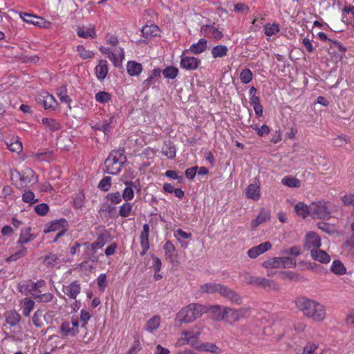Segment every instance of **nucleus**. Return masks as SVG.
<instances>
[{
	"instance_id": "10",
	"label": "nucleus",
	"mask_w": 354,
	"mask_h": 354,
	"mask_svg": "<svg viewBox=\"0 0 354 354\" xmlns=\"http://www.w3.org/2000/svg\"><path fill=\"white\" fill-rule=\"evenodd\" d=\"M37 99L39 101L42 102L43 106L46 109L55 110L58 105V103L53 95L45 91L40 93Z\"/></svg>"
},
{
	"instance_id": "45",
	"label": "nucleus",
	"mask_w": 354,
	"mask_h": 354,
	"mask_svg": "<svg viewBox=\"0 0 354 354\" xmlns=\"http://www.w3.org/2000/svg\"><path fill=\"white\" fill-rule=\"evenodd\" d=\"M133 204L126 201L119 208V215L126 218L131 215Z\"/></svg>"
},
{
	"instance_id": "9",
	"label": "nucleus",
	"mask_w": 354,
	"mask_h": 354,
	"mask_svg": "<svg viewBox=\"0 0 354 354\" xmlns=\"http://www.w3.org/2000/svg\"><path fill=\"white\" fill-rule=\"evenodd\" d=\"M245 197L253 201H258L261 198L260 182L255 179L245 189Z\"/></svg>"
},
{
	"instance_id": "42",
	"label": "nucleus",
	"mask_w": 354,
	"mask_h": 354,
	"mask_svg": "<svg viewBox=\"0 0 354 354\" xmlns=\"http://www.w3.org/2000/svg\"><path fill=\"white\" fill-rule=\"evenodd\" d=\"M160 323V317L159 316H154L146 324V330L150 333H153L157 328H158Z\"/></svg>"
},
{
	"instance_id": "61",
	"label": "nucleus",
	"mask_w": 354,
	"mask_h": 354,
	"mask_svg": "<svg viewBox=\"0 0 354 354\" xmlns=\"http://www.w3.org/2000/svg\"><path fill=\"white\" fill-rule=\"evenodd\" d=\"M84 194L82 192H79L75 195L73 199V203L75 207L79 209L81 208L84 205Z\"/></svg>"
},
{
	"instance_id": "43",
	"label": "nucleus",
	"mask_w": 354,
	"mask_h": 354,
	"mask_svg": "<svg viewBox=\"0 0 354 354\" xmlns=\"http://www.w3.org/2000/svg\"><path fill=\"white\" fill-rule=\"evenodd\" d=\"M280 30L279 25L277 23L266 24L264 26V33L266 36L276 35Z\"/></svg>"
},
{
	"instance_id": "30",
	"label": "nucleus",
	"mask_w": 354,
	"mask_h": 354,
	"mask_svg": "<svg viewBox=\"0 0 354 354\" xmlns=\"http://www.w3.org/2000/svg\"><path fill=\"white\" fill-rule=\"evenodd\" d=\"M77 34L79 37L82 38H94L95 37V28L93 26H82L78 27L77 29Z\"/></svg>"
},
{
	"instance_id": "40",
	"label": "nucleus",
	"mask_w": 354,
	"mask_h": 354,
	"mask_svg": "<svg viewBox=\"0 0 354 354\" xmlns=\"http://www.w3.org/2000/svg\"><path fill=\"white\" fill-rule=\"evenodd\" d=\"M255 286L263 288H269V289H275L276 285L274 281L266 279L264 277H257V283Z\"/></svg>"
},
{
	"instance_id": "15",
	"label": "nucleus",
	"mask_w": 354,
	"mask_h": 354,
	"mask_svg": "<svg viewBox=\"0 0 354 354\" xmlns=\"http://www.w3.org/2000/svg\"><path fill=\"white\" fill-rule=\"evenodd\" d=\"M272 247L271 243L269 241H266L259 244L257 246L250 248L248 251V256L252 259H255L260 254L269 250Z\"/></svg>"
},
{
	"instance_id": "56",
	"label": "nucleus",
	"mask_w": 354,
	"mask_h": 354,
	"mask_svg": "<svg viewBox=\"0 0 354 354\" xmlns=\"http://www.w3.org/2000/svg\"><path fill=\"white\" fill-rule=\"evenodd\" d=\"M43 317V312L41 310H37L32 316V323L37 327L41 328L43 326L41 317Z\"/></svg>"
},
{
	"instance_id": "36",
	"label": "nucleus",
	"mask_w": 354,
	"mask_h": 354,
	"mask_svg": "<svg viewBox=\"0 0 354 354\" xmlns=\"http://www.w3.org/2000/svg\"><path fill=\"white\" fill-rule=\"evenodd\" d=\"M228 48L225 45H217L212 48L211 54L214 59L222 58L227 55Z\"/></svg>"
},
{
	"instance_id": "41",
	"label": "nucleus",
	"mask_w": 354,
	"mask_h": 354,
	"mask_svg": "<svg viewBox=\"0 0 354 354\" xmlns=\"http://www.w3.org/2000/svg\"><path fill=\"white\" fill-rule=\"evenodd\" d=\"M281 183L288 187L297 188L301 186V182L299 179L287 176L281 179Z\"/></svg>"
},
{
	"instance_id": "37",
	"label": "nucleus",
	"mask_w": 354,
	"mask_h": 354,
	"mask_svg": "<svg viewBox=\"0 0 354 354\" xmlns=\"http://www.w3.org/2000/svg\"><path fill=\"white\" fill-rule=\"evenodd\" d=\"M17 250L12 254L8 259L7 261H15L24 257H25L28 253V249L24 245H21V246H17Z\"/></svg>"
},
{
	"instance_id": "2",
	"label": "nucleus",
	"mask_w": 354,
	"mask_h": 354,
	"mask_svg": "<svg viewBox=\"0 0 354 354\" xmlns=\"http://www.w3.org/2000/svg\"><path fill=\"white\" fill-rule=\"evenodd\" d=\"M207 312L208 306L198 304H190L178 312L176 315V320L179 321L180 323H191Z\"/></svg>"
},
{
	"instance_id": "32",
	"label": "nucleus",
	"mask_w": 354,
	"mask_h": 354,
	"mask_svg": "<svg viewBox=\"0 0 354 354\" xmlns=\"http://www.w3.org/2000/svg\"><path fill=\"white\" fill-rule=\"evenodd\" d=\"M127 71L129 75L137 76L142 72V66L135 61H129L127 64Z\"/></svg>"
},
{
	"instance_id": "39",
	"label": "nucleus",
	"mask_w": 354,
	"mask_h": 354,
	"mask_svg": "<svg viewBox=\"0 0 354 354\" xmlns=\"http://www.w3.org/2000/svg\"><path fill=\"white\" fill-rule=\"evenodd\" d=\"M57 95L62 102L68 104V108L70 109H71L70 104L72 102V100L67 94V88L66 86H62L57 89Z\"/></svg>"
},
{
	"instance_id": "47",
	"label": "nucleus",
	"mask_w": 354,
	"mask_h": 354,
	"mask_svg": "<svg viewBox=\"0 0 354 354\" xmlns=\"http://www.w3.org/2000/svg\"><path fill=\"white\" fill-rule=\"evenodd\" d=\"M60 332L64 336L75 335L78 333L77 329L71 328L68 322H63L60 326Z\"/></svg>"
},
{
	"instance_id": "58",
	"label": "nucleus",
	"mask_w": 354,
	"mask_h": 354,
	"mask_svg": "<svg viewBox=\"0 0 354 354\" xmlns=\"http://www.w3.org/2000/svg\"><path fill=\"white\" fill-rule=\"evenodd\" d=\"M46 286V282L44 280H39L37 282L32 283L30 284V288L28 289V292L32 295V292H36L35 291H39V289L43 288Z\"/></svg>"
},
{
	"instance_id": "34",
	"label": "nucleus",
	"mask_w": 354,
	"mask_h": 354,
	"mask_svg": "<svg viewBox=\"0 0 354 354\" xmlns=\"http://www.w3.org/2000/svg\"><path fill=\"white\" fill-rule=\"evenodd\" d=\"M41 124L48 131H55L60 129V124L53 118H44L41 119Z\"/></svg>"
},
{
	"instance_id": "7",
	"label": "nucleus",
	"mask_w": 354,
	"mask_h": 354,
	"mask_svg": "<svg viewBox=\"0 0 354 354\" xmlns=\"http://www.w3.org/2000/svg\"><path fill=\"white\" fill-rule=\"evenodd\" d=\"M66 224L67 221L65 219L57 220L48 225L44 231L45 233L57 232L53 239V242H56L59 238L65 234L66 231Z\"/></svg>"
},
{
	"instance_id": "27",
	"label": "nucleus",
	"mask_w": 354,
	"mask_h": 354,
	"mask_svg": "<svg viewBox=\"0 0 354 354\" xmlns=\"http://www.w3.org/2000/svg\"><path fill=\"white\" fill-rule=\"evenodd\" d=\"M31 228L26 227L23 229L21 231L19 234V238L17 240V245L21 246V245H24V244L28 243L30 241L33 240L35 238V236L30 233Z\"/></svg>"
},
{
	"instance_id": "57",
	"label": "nucleus",
	"mask_w": 354,
	"mask_h": 354,
	"mask_svg": "<svg viewBox=\"0 0 354 354\" xmlns=\"http://www.w3.org/2000/svg\"><path fill=\"white\" fill-rule=\"evenodd\" d=\"M122 198V196L120 194L119 192L110 193L107 195V199L112 204L117 205L121 203Z\"/></svg>"
},
{
	"instance_id": "6",
	"label": "nucleus",
	"mask_w": 354,
	"mask_h": 354,
	"mask_svg": "<svg viewBox=\"0 0 354 354\" xmlns=\"http://www.w3.org/2000/svg\"><path fill=\"white\" fill-rule=\"evenodd\" d=\"M249 311V308L236 309L226 306V308L224 309L225 317L223 321L229 324H233L240 321L241 319L245 318Z\"/></svg>"
},
{
	"instance_id": "12",
	"label": "nucleus",
	"mask_w": 354,
	"mask_h": 354,
	"mask_svg": "<svg viewBox=\"0 0 354 354\" xmlns=\"http://www.w3.org/2000/svg\"><path fill=\"white\" fill-rule=\"evenodd\" d=\"M220 295L236 305H240L242 303L241 297L235 291L225 286H223Z\"/></svg>"
},
{
	"instance_id": "25",
	"label": "nucleus",
	"mask_w": 354,
	"mask_h": 354,
	"mask_svg": "<svg viewBox=\"0 0 354 354\" xmlns=\"http://www.w3.org/2000/svg\"><path fill=\"white\" fill-rule=\"evenodd\" d=\"M196 349L198 351L209 352L213 354H218L221 352V348H219L215 344L210 342L198 344V345L196 346Z\"/></svg>"
},
{
	"instance_id": "22",
	"label": "nucleus",
	"mask_w": 354,
	"mask_h": 354,
	"mask_svg": "<svg viewBox=\"0 0 354 354\" xmlns=\"http://www.w3.org/2000/svg\"><path fill=\"white\" fill-rule=\"evenodd\" d=\"M124 58V52L123 48L115 47L112 49V54L110 55V60L115 66H119Z\"/></svg>"
},
{
	"instance_id": "53",
	"label": "nucleus",
	"mask_w": 354,
	"mask_h": 354,
	"mask_svg": "<svg viewBox=\"0 0 354 354\" xmlns=\"http://www.w3.org/2000/svg\"><path fill=\"white\" fill-rule=\"evenodd\" d=\"M241 82L243 84H248L252 80V73L250 69L245 68L240 74Z\"/></svg>"
},
{
	"instance_id": "31",
	"label": "nucleus",
	"mask_w": 354,
	"mask_h": 354,
	"mask_svg": "<svg viewBox=\"0 0 354 354\" xmlns=\"http://www.w3.org/2000/svg\"><path fill=\"white\" fill-rule=\"evenodd\" d=\"M108 66L107 62L105 60H100L99 64L95 67L96 77L99 80H103L105 79L108 73Z\"/></svg>"
},
{
	"instance_id": "63",
	"label": "nucleus",
	"mask_w": 354,
	"mask_h": 354,
	"mask_svg": "<svg viewBox=\"0 0 354 354\" xmlns=\"http://www.w3.org/2000/svg\"><path fill=\"white\" fill-rule=\"evenodd\" d=\"M296 266V261L290 257H281V268H292Z\"/></svg>"
},
{
	"instance_id": "17",
	"label": "nucleus",
	"mask_w": 354,
	"mask_h": 354,
	"mask_svg": "<svg viewBox=\"0 0 354 354\" xmlns=\"http://www.w3.org/2000/svg\"><path fill=\"white\" fill-rule=\"evenodd\" d=\"M201 32L205 37L219 39L223 37V35L217 28L210 25H205L201 27Z\"/></svg>"
},
{
	"instance_id": "4",
	"label": "nucleus",
	"mask_w": 354,
	"mask_h": 354,
	"mask_svg": "<svg viewBox=\"0 0 354 354\" xmlns=\"http://www.w3.org/2000/svg\"><path fill=\"white\" fill-rule=\"evenodd\" d=\"M203 328L202 326L196 325L190 330L183 331L177 342V344L178 346L189 344L196 349V346L199 344L198 339L202 333Z\"/></svg>"
},
{
	"instance_id": "20",
	"label": "nucleus",
	"mask_w": 354,
	"mask_h": 354,
	"mask_svg": "<svg viewBox=\"0 0 354 354\" xmlns=\"http://www.w3.org/2000/svg\"><path fill=\"white\" fill-rule=\"evenodd\" d=\"M207 48V41L205 39H200L196 43L192 44L188 50H184V53L190 51L194 54H200L203 53Z\"/></svg>"
},
{
	"instance_id": "51",
	"label": "nucleus",
	"mask_w": 354,
	"mask_h": 354,
	"mask_svg": "<svg viewBox=\"0 0 354 354\" xmlns=\"http://www.w3.org/2000/svg\"><path fill=\"white\" fill-rule=\"evenodd\" d=\"M330 270L337 274H343L346 272V268L343 263L338 260H335L333 262Z\"/></svg>"
},
{
	"instance_id": "5",
	"label": "nucleus",
	"mask_w": 354,
	"mask_h": 354,
	"mask_svg": "<svg viewBox=\"0 0 354 354\" xmlns=\"http://www.w3.org/2000/svg\"><path fill=\"white\" fill-rule=\"evenodd\" d=\"M310 214L313 218L327 220L330 218L329 207L324 201L312 203L310 205Z\"/></svg>"
},
{
	"instance_id": "24",
	"label": "nucleus",
	"mask_w": 354,
	"mask_h": 354,
	"mask_svg": "<svg viewBox=\"0 0 354 354\" xmlns=\"http://www.w3.org/2000/svg\"><path fill=\"white\" fill-rule=\"evenodd\" d=\"M270 212L268 210H265L264 209H261L259 215L256 218L253 219L251 223V226L252 229L256 228L260 224L265 223L266 221L270 220Z\"/></svg>"
},
{
	"instance_id": "19",
	"label": "nucleus",
	"mask_w": 354,
	"mask_h": 354,
	"mask_svg": "<svg viewBox=\"0 0 354 354\" xmlns=\"http://www.w3.org/2000/svg\"><path fill=\"white\" fill-rule=\"evenodd\" d=\"M26 176H24V174H21L18 171H15L11 173V178L12 180L19 179L20 185L26 186L28 183L31 182V177H34V171L32 170H28L27 172Z\"/></svg>"
},
{
	"instance_id": "46",
	"label": "nucleus",
	"mask_w": 354,
	"mask_h": 354,
	"mask_svg": "<svg viewBox=\"0 0 354 354\" xmlns=\"http://www.w3.org/2000/svg\"><path fill=\"white\" fill-rule=\"evenodd\" d=\"M263 266L266 268H281V257L271 258L263 263Z\"/></svg>"
},
{
	"instance_id": "14",
	"label": "nucleus",
	"mask_w": 354,
	"mask_h": 354,
	"mask_svg": "<svg viewBox=\"0 0 354 354\" xmlns=\"http://www.w3.org/2000/svg\"><path fill=\"white\" fill-rule=\"evenodd\" d=\"M149 226L148 224L146 223L143 225V230L140 236V245L142 248L140 254L142 256H144L147 253V250L149 249Z\"/></svg>"
},
{
	"instance_id": "13",
	"label": "nucleus",
	"mask_w": 354,
	"mask_h": 354,
	"mask_svg": "<svg viewBox=\"0 0 354 354\" xmlns=\"http://www.w3.org/2000/svg\"><path fill=\"white\" fill-rule=\"evenodd\" d=\"M307 250L310 252L314 249H318L321 246V239L315 232H309L306 234V242L304 245Z\"/></svg>"
},
{
	"instance_id": "54",
	"label": "nucleus",
	"mask_w": 354,
	"mask_h": 354,
	"mask_svg": "<svg viewBox=\"0 0 354 354\" xmlns=\"http://www.w3.org/2000/svg\"><path fill=\"white\" fill-rule=\"evenodd\" d=\"M7 146L10 151L17 153H19L23 149L22 143L18 139H15L10 143L8 142Z\"/></svg>"
},
{
	"instance_id": "50",
	"label": "nucleus",
	"mask_w": 354,
	"mask_h": 354,
	"mask_svg": "<svg viewBox=\"0 0 354 354\" xmlns=\"http://www.w3.org/2000/svg\"><path fill=\"white\" fill-rule=\"evenodd\" d=\"M163 76L168 79H174L178 74V70L174 66H167L162 71Z\"/></svg>"
},
{
	"instance_id": "26",
	"label": "nucleus",
	"mask_w": 354,
	"mask_h": 354,
	"mask_svg": "<svg viewBox=\"0 0 354 354\" xmlns=\"http://www.w3.org/2000/svg\"><path fill=\"white\" fill-rule=\"evenodd\" d=\"M141 32L143 37L149 38L158 36L160 35V30L158 26L155 24H150L142 27Z\"/></svg>"
},
{
	"instance_id": "52",
	"label": "nucleus",
	"mask_w": 354,
	"mask_h": 354,
	"mask_svg": "<svg viewBox=\"0 0 354 354\" xmlns=\"http://www.w3.org/2000/svg\"><path fill=\"white\" fill-rule=\"evenodd\" d=\"M20 17L26 22L34 24V25H38L39 24V18L33 15L32 14H29L27 12H21L20 14Z\"/></svg>"
},
{
	"instance_id": "33",
	"label": "nucleus",
	"mask_w": 354,
	"mask_h": 354,
	"mask_svg": "<svg viewBox=\"0 0 354 354\" xmlns=\"http://www.w3.org/2000/svg\"><path fill=\"white\" fill-rule=\"evenodd\" d=\"M223 285L215 283H208L201 286V291L203 293L212 294L218 292L220 294Z\"/></svg>"
},
{
	"instance_id": "38",
	"label": "nucleus",
	"mask_w": 354,
	"mask_h": 354,
	"mask_svg": "<svg viewBox=\"0 0 354 354\" xmlns=\"http://www.w3.org/2000/svg\"><path fill=\"white\" fill-rule=\"evenodd\" d=\"M295 211L297 214L303 218L310 216V205L308 206L302 202H299L295 205Z\"/></svg>"
},
{
	"instance_id": "64",
	"label": "nucleus",
	"mask_w": 354,
	"mask_h": 354,
	"mask_svg": "<svg viewBox=\"0 0 354 354\" xmlns=\"http://www.w3.org/2000/svg\"><path fill=\"white\" fill-rule=\"evenodd\" d=\"M23 201L26 203H33L37 201L35 198V194L31 191H27L23 194Z\"/></svg>"
},
{
	"instance_id": "49",
	"label": "nucleus",
	"mask_w": 354,
	"mask_h": 354,
	"mask_svg": "<svg viewBox=\"0 0 354 354\" xmlns=\"http://www.w3.org/2000/svg\"><path fill=\"white\" fill-rule=\"evenodd\" d=\"M77 51L80 57L84 59L92 58L95 55L93 51L86 49L82 45L77 47Z\"/></svg>"
},
{
	"instance_id": "8",
	"label": "nucleus",
	"mask_w": 354,
	"mask_h": 354,
	"mask_svg": "<svg viewBox=\"0 0 354 354\" xmlns=\"http://www.w3.org/2000/svg\"><path fill=\"white\" fill-rule=\"evenodd\" d=\"M186 53H183L180 59V67L185 70L194 71L198 68L201 64V60L195 57L185 55Z\"/></svg>"
},
{
	"instance_id": "62",
	"label": "nucleus",
	"mask_w": 354,
	"mask_h": 354,
	"mask_svg": "<svg viewBox=\"0 0 354 354\" xmlns=\"http://www.w3.org/2000/svg\"><path fill=\"white\" fill-rule=\"evenodd\" d=\"M97 283L100 288V290L104 291L108 284L106 274L104 273L100 274L97 279Z\"/></svg>"
},
{
	"instance_id": "18",
	"label": "nucleus",
	"mask_w": 354,
	"mask_h": 354,
	"mask_svg": "<svg viewBox=\"0 0 354 354\" xmlns=\"http://www.w3.org/2000/svg\"><path fill=\"white\" fill-rule=\"evenodd\" d=\"M109 239V236L106 234H102L97 236V240L92 243H85L84 245H86L87 249L91 250L93 253L96 252L97 248H102L107 242Z\"/></svg>"
},
{
	"instance_id": "11",
	"label": "nucleus",
	"mask_w": 354,
	"mask_h": 354,
	"mask_svg": "<svg viewBox=\"0 0 354 354\" xmlns=\"http://www.w3.org/2000/svg\"><path fill=\"white\" fill-rule=\"evenodd\" d=\"M124 185H126V187L122 192V198L125 201H129L134 197V189L139 192L140 187H138L136 181L127 180L124 182Z\"/></svg>"
},
{
	"instance_id": "28",
	"label": "nucleus",
	"mask_w": 354,
	"mask_h": 354,
	"mask_svg": "<svg viewBox=\"0 0 354 354\" xmlns=\"http://www.w3.org/2000/svg\"><path fill=\"white\" fill-rule=\"evenodd\" d=\"M226 306L221 305H215L208 307L209 311L213 315V319L216 321H223L225 317L224 309Z\"/></svg>"
},
{
	"instance_id": "3",
	"label": "nucleus",
	"mask_w": 354,
	"mask_h": 354,
	"mask_svg": "<svg viewBox=\"0 0 354 354\" xmlns=\"http://www.w3.org/2000/svg\"><path fill=\"white\" fill-rule=\"evenodd\" d=\"M126 160V156L123 154L122 151H113L105 160L106 169L104 171L111 175L118 174Z\"/></svg>"
},
{
	"instance_id": "23",
	"label": "nucleus",
	"mask_w": 354,
	"mask_h": 354,
	"mask_svg": "<svg viewBox=\"0 0 354 354\" xmlns=\"http://www.w3.org/2000/svg\"><path fill=\"white\" fill-rule=\"evenodd\" d=\"M161 70L159 68L153 69L149 77L142 82L143 87L148 89L150 86L156 82L160 77Z\"/></svg>"
},
{
	"instance_id": "21",
	"label": "nucleus",
	"mask_w": 354,
	"mask_h": 354,
	"mask_svg": "<svg viewBox=\"0 0 354 354\" xmlns=\"http://www.w3.org/2000/svg\"><path fill=\"white\" fill-rule=\"evenodd\" d=\"M35 301L30 298H24L19 301V306L25 317H29L35 307Z\"/></svg>"
},
{
	"instance_id": "59",
	"label": "nucleus",
	"mask_w": 354,
	"mask_h": 354,
	"mask_svg": "<svg viewBox=\"0 0 354 354\" xmlns=\"http://www.w3.org/2000/svg\"><path fill=\"white\" fill-rule=\"evenodd\" d=\"M317 351H320L316 344L308 343L303 349L301 354H315Z\"/></svg>"
},
{
	"instance_id": "44",
	"label": "nucleus",
	"mask_w": 354,
	"mask_h": 354,
	"mask_svg": "<svg viewBox=\"0 0 354 354\" xmlns=\"http://www.w3.org/2000/svg\"><path fill=\"white\" fill-rule=\"evenodd\" d=\"M32 296L37 302L40 303H48L50 302L54 299V295L50 292L44 294H37V292H32Z\"/></svg>"
},
{
	"instance_id": "29",
	"label": "nucleus",
	"mask_w": 354,
	"mask_h": 354,
	"mask_svg": "<svg viewBox=\"0 0 354 354\" xmlns=\"http://www.w3.org/2000/svg\"><path fill=\"white\" fill-rule=\"evenodd\" d=\"M310 254L313 259L320 263H328L330 261V256L325 251L319 250V248L313 250Z\"/></svg>"
},
{
	"instance_id": "16",
	"label": "nucleus",
	"mask_w": 354,
	"mask_h": 354,
	"mask_svg": "<svg viewBox=\"0 0 354 354\" xmlns=\"http://www.w3.org/2000/svg\"><path fill=\"white\" fill-rule=\"evenodd\" d=\"M81 286L80 283L75 281L70 283L68 286H65L63 288V292L65 295L73 299H75L77 295L80 293Z\"/></svg>"
},
{
	"instance_id": "48",
	"label": "nucleus",
	"mask_w": 354,
	"mask_h": 354,
	"mask_svg": "<svg viewBox=\"0 0 354 354\" xmlns=\"http://www.w3.org/2000/svg\"><path fill=\"white\" fill-rule=\"evenodd\" d=\"M95 100L100 104H106L111 100V94L106 91H99L95 95Z\"/></svg>"
},
{
	"instance_id": "60",
	"label": "nucleus",
	"mask_w": 354,
	"mask_h": 354,
	"mask_svg": "<svg viewBox=\"0 0 354 354\" xmlns=\"http://www.w3.org/2000/svg\"><path fill=\"white\" fill-rule=\"evenodd\" d=\"M174 236L178 241L181 242V240H185L191 238L192 234L184 232L181 229H178L175 232Z\"/></svg>"
},
{
	"instance_id": "35",
	"label": "nucleus",
	"mask_w": 354,
	"mask_h": 354,
	"mask_svg": "<svg viewBox=\"0 0 354 354\" xmlns=\"http://www.w3.org/2000/svg\"><path fill=\"white\" fill-rule=\"evenodd\" d=\"M7 324L12 326H16L21 320L20 315L15 310L7 311L5 314Z\"/></svg>"
},
{
	"instance_id": "55",
	"label": "nucleus",
	"mask_w": 354,
	"mask_h": 354,
	"mask_svg": "<svg viewBox=\"0 0 354 354\" xmlns=\"http://www.w3.org/2000/svg\"><path fill=\"white\" fill-rule=\"evenodd\" d=\"M111 185V178L109 176L104 177L100 182L98 185L99 189L104 192H107L109 190Z\"/></svg>"
},
{
	"instance_id": "1",
	"label": "nucleus",
	"mask_w": 354,
	"mask_h": 354,
	"mask_svg": "<svg viewBox=\"0 0 354 354\" xmlns=\"http://www.w3.org/2000/svg\"><path fill=\"white\" fill-rule=\"evenodd\" d=\"M295 305L305 317L313 321L322 322L326 316L324 306L306 297L297 298Z\"/></svg>"
}]
</instances>
